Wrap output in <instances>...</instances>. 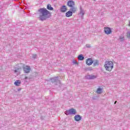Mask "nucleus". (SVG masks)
<instances>
[{"instance_id": "obj_1", "label": "nucleus", "mask_w": 130, "mask_h": 130, "mask_svg": "<svg viewBox=\"0 0 130 130\" xmlns=\"http://www.w3.org/2000/svg\"><path fill=\"white\" fill-rule=\"evenodd\" d=\"M38 14L39 15V20L40 21H45L51 17V13L46 8H41L38 10Z\"/></svg>"}, {"instance_id": "obj_2", "label": "nucleus", "mask_w": 130, "mask_h": 130, "mask_svg": "<svg viewBox=\"0 0 130 130\" xmlns=\"http://www.w3.org/2000/svg\"><path fill=\"white\" fill-rule=\"evenodd\" d=\"M105 68L106 71L111 72L113 69V62L111 61H106L105 63Z\"/></svg>"}, {"instance_id": "obj_3", "label": "nucleus", "mask_w": 130, "mask_h": 130, "mask_svg": "<svg viewBox=\"0 0 130 130\" xmlns=\"http://www.w3.org/2000/svg\"><path fill=\"white\" fill-rule=\"evenodd\" d=\"M50 80L51 81L52 83H56V84L57 85L60 84V81L58 80V77H57L51 78Z\"/></svg>"}, {"instance_id": "obj_4", "label": "nucleus", "mask_w": 130, "mask_h": 130, "mask_svg": "<svg viewBox=\"0 0 130 130\" xmlns=\"http://www.w3.org/2000/svg\"><path fill=\"white\" fill-rule=\"evenodd\" d=\"M104 32L107 35H109V34H111L112 31L111 30V28L108 27H104Z\"/></svg>"}, {"instance_id": "obj_5", "label": "nucleus", "mask_w": 130, "mask_h": 130, "mask_svg": "<svg viewBox=\"0 0 130 130\" xmlns=\"http://www.w3.org/2000/svg\"><path fill=\"white\" fill-rule=\"evenodd\" d=\"M23 71L24 73L28 74V73H30V71H31V68H30V66H25L23 67Z\"/></svg>"}, {"instance_id": "obj_6", "label": "nucleus", "mask_w": 130, "mask_h": 130, "mask_svg": "<svg viewBox=\"0 0 130 130\" xmlns=\"http://www.w3.org/2000/svg\"><path fill=\"white\" fill-rule=\"evenodd\" d=\"M75 2L73 1H69L67 3V6H68V7H70V8H73V7L75 6Z\"/></svg>"}, {"instance_id": "obj_7", "label": "nucleus", "mask_w": 130, "mask_h": 130, "mask_svg": "<svg viewBox=\"0 0 130 130\" xmlns=\"http://www.w3.org/2000/svg\"><path fill=\"white\" fill-rule=\"evenodd\" d=\"M97 77L95 75H87L85 76V79H87V80H93L94 79H96Z\"/></svg>"}, {"instance_id": "obj_8", "label": "nucleus", "mask_w": 130, "mask_h": 130, "mask_svg": "<svg viewBox=\"0 0 130 130\" xmlns=\"http://www.w3.org/2000/svg\"><path fill=\"white\" fill-rule=\"evenodd\" d=\"M75 121H80L82 119V116L80 115H76L74 116Z\"/></svg>"}, {"instance_id": "obj_9", "label": "nucleus", "mask_w": 130, "mask_h": 130, "mask_svg": "<svg viewBox=\"0 0 130 130\" xmlns=\"http://www.w3.org/2000/svg\"><path fill=\"white\" fill-rule=\"evenodd\" d=\"M86 63L87 66H91L93 63L92 58H88L86 61Z\"/></svg>"}, {"instance_id": "obj_10", "label": "nucleus", "mask_w": 130, "mask_h": 130, "mask_svg": "<svg viewBox=\"0 0 130 130\" xmlns=\"http://www.w3.org/2000/svg\"><path fill=\"white\" fill-rule=\"evenodd\" d=\"M77 10H78V9L77 8V7H71L70 11H71L72 13V14L76 13V12L77 11Z\"/></svg>"}, {"instance_id": "obj_11", "label": "nucleus", "mask_w": 130, "mask_h": 130, "mask_svg": "<svg viewBox=\"0 0 130 130\" xmlns=\"http://www.w3.org/2000/svg\"><path fill=\"white\" fill-rule=\"evenodd\" d=\"M79 11H80V13H79L80 15H81V16L83 17V16L85 15V11L83 10L82 6L80 7Z\"/></svg>"}, {"instance_id": "obj_12", "label": "nucleus", "mask_w": 130, "mask_h": 130, "mask_svg": "<svg viewBox=\"0 0 130 130\" xmlns=\"http://www.w3.org/2000/svg\"><path fill=\"white\" fill-rule=\"evenodd\" d=\"M67 6H63L60 8V12H61V13H65V12H67Z\"/></svg>"}, {"instance_id": "obj_13", "label": "nucleus", "mask_w": 130, "mask_h": 130, "mask_svg": "<svg viewBox=\"0 0 130 130\" xmlns=\"http://www.w3.org/2000/svg\"><path fill=\"white\" fill-rule=\"evenodd\" d=\"M69 112L70 113V115L76 114V113H77L76 109H73V108H72L71 109H69Z\"/></svg>"}, {"instance_id": "obj_14", "label": "nucleus", "mask_w": 130, "mask_h": 130, "mask_svg": "<svg viewBox=\"0 0 130 130\" xmlns=\"http://www.w3.org/2000/svg\"><path fill=\"white\" fill-rule=\"evenodd\" d=\"M72 16H73V12L71 11H69L66 13V16L67 17H72Z\"/></svg>"}, {"instance_id": "obj_15", "label": "nucleus", "mask_w": 130, "mask_h": 130, "mask_svg": "<svg viewBox=\"0 0 130 130\" xmlns=\"http://www.w3.org/2000/svg\"><path fill=\"white\" fill-rule=\"evenodd\" d=\"M93 63L94 67H97V66H99V61L98 60H94L93 61Z\"/></svg>"}, {"instance_id": "obj_16", "label": "nucleus", "mask_w": 130, "mask_h": 130, "mask_svg": "<svg viewBox=\"0 0 130 130\" xmlns=\"http://www.w3.org/2000/svg\"><path fill=\"white\" fill-rule=\"evenodd\" d=\"M47 9L49 11H53V8H52V7H51V5H50V4L47 5Z\"/></svg>"}, {"instance_id": "obj_17", "label": "nucleus", "mask_w": 130, "mask_h": 130, "mask_svg": "<svg viewBox=\"0 0 130 130\" xmlns=\"http://www.w3.org/2000/svg\"><path fill=\"white\" fill-rule=\"evenodd\" d=\"M84 58H85L84 57V56H83L82 54H80L78 56L79 60H84Z\"/></svg>"}, {"instance_id": "obj_18", "label": "nucleus", "mask_w": 130, "mask_h": 130, "mask_svg": "<svg viewBox=\"0 0 130 130\" xmlns=\"http://www.w3.org/2000/svg\"><path fill=\"white\" fill-rule=\"evenodd\" d=\"M14 85H15V86H20V85H21V82L19 80H17L14 82Z\"/></svg>"}, {"instance_id": "obj_19", "label": "nucleus", "mask_w": 130, "mask_h": 130, "mask_svg": "<svg viewBox=\"0 0 130 130\" xmlns=\"http://www.w3.org/2000/svg\"><path fill=\"white\" fill-rule=\"evenodd\" d=\"M102 92V88H98L96 90V93L98 94H101Z\"/></svg>"}, {"instance_id": "obj_20", "label": "nucleus", "mask_w": 130, "mask_h": 130, "mask_svg": "<svg viewBox=\"0 0 130 130\" xmlns=\"http://www.w3.org/2000/svg\"><path fill=\"white\" fill-rule=\"evenodd\" d=\"M65 114L66 115H71L70 113V110H67L65 112H64Z\"/></svg>"}, {"instance_id": "obj_21", "label": "nucleus", "mask_w": 130, "mask_h": 130, "mask_svg": "<svg viewBox=\"0 0 130 130\" xmlns=\"http://www.w3.org/2000/svg\"><path fill=\"white\" fill-rule=\"evenodd\" d=\"M119 39L120 40V41H124V37H120Z\"/></svg>"}, {"instance_id": "obj_22", "label": "nucleus", "mask_w": 130, "mask_h": 130, "mask_svg": "<svg viewBox=\"0 0 130 130\" xmlns=\"http://www.w3.org/2000/svg\"><path fill=\"white\" fill-rule=\"evenodd\" d=\"M127 38H129V39H130V31H128L127 32Z\"/></svg>"}, {"instance_id": "obj_23", "label": "nucleus", "mask_w": 130, "mask_h": 130, "mask_svg": "<svg viewBox=\"0 0 130 130\" xmlns=\"http://www.w3.org/2000/svg\"><path fill=\"white\" fill-rule=\"evenodd\" d=\"M73 64H78V62L76 60H73Z\"/></svg>"}, {"instance_id": "obj_24", "label": "nucleus", "mask_w": 130, "mask_h": 130, "mask_svg": "<svg viewBox=\"0 0 130 130\" xmlns=\"http://www.w3.org/2000/svg\"><path fill=\"white\" fill-rule=\"evenodd\" d=\"M14 73H20V69H17V70H15L14 71Z\"/></svg>"}, {"instance_id": "obj_25", "label": "nucleus", "mask_w": 130, "mask_h": 130, "mask_svg": "<svg viewBox=\"0 0 130 130\" xmlns=\"http://www.w3.org/2000/svg\"><path fill=\"white\" fill-rule=\"evenodd\" d=\"M32 58H37V55H36V54L32 55Z\"/></svg>"}, {"instance_id": "obj_26", "label": "nucleus", "mask_w": 130, "mask_h": 130, "mask_svg": "<svg viewBox=\"0 0 130 130\" xmlns=\"http://www.w3.org/2000/svg\"><path fill=\"white\" fill-rule=\"evenodd\" d=\"M86 47L89 48V47H91V46H90V45L87 44L86 45Z\"/></svg>"}, {"instance_id": "obj_27", "label": "nucleus", "mask_w": 130, "mask_h": 130, "mask_svg": "<svg viewBox=\"0 0 130 130\" xmlns=\"http://www.w3.org/2000/svg\"><path fill=\"white\" fill-rule=\"evenodd\" d=\"M116 102H117V101H115L114 104H116Z\"/></svg>"}, {"instance_id": "obj_28", "label": "nucleus", "mask_w": 130, "mask_h": 130, "mask_svg": "<svg viewBox=\"0 0 130 130\" xmlns=\"http://www.w3.org/2000/svg\"><path fill=\"white\" fill-rule=\"evenodd\" d=\"M25 80L27 79V77H26L25 78Z\"/></svg>"}, {"instance_id": "obj_29", "label": "nucleus", "mask_w": 130, "mask_h": 130, "mask_svg": "<svg viewBox=\"0 0 130 130\" xmlns=\"http://www.w3.org/2000/svg\"><path fill=\"white\" fill-rule=\"evenodd\" d=\"M94 1H96V0H94Z\"/></svg>"}]
</instances>
